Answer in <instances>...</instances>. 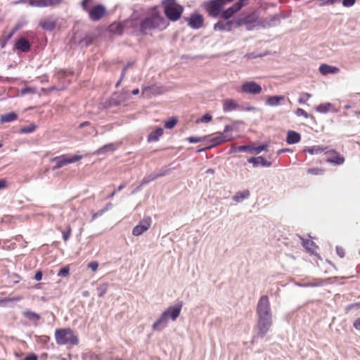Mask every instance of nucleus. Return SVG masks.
<instances>
[{
	"label": "nucleus",
	"instance_id": "obj_26",
	"mask_svg": "<svg viewBox=\"0 0 360 360\" xmlns=\"http://www.w3.org/2000/svg\"><path fill=\"white\" fill-rule=\"evenodd\" d=\"M18 118V115L15 112H9L5 115H3L0 117V121L1 122H11L15 120Z\"/></svg>",
	"mask_w": 360,
	"mask_h": 360
},
{
	"label": "nucleus",
	"instance_id": "obj_1",
	"mask_svg": "<svg viewBox=\"0 0 360 360\" xmlns=\"http://www.w3.org/2000/svg\"><path fill=\"white\" fill-rule=\"evenodd\" d=\"M258 335L264 338L271 326L272 314L267 295H262L257 305Z\"/></svg>",
	"mask_w": 360,
	"mask_h": 360
},
{
	"label": "nucleus",
	"instance_id": "obj_35",
	"mask_svg": "<svg viewBox=\"0 0 360 360\" xmlns=\"http://www.w3.org/2000/svg\"><path fill=\"white\" fill-rule=\"evenodd\" d=\"M235 13L232 11V9L229 7V8L226 9L225 11H222L221 12V18L224 20H229L231 18Z\"/></svg>",
	"mask_w": 360,
	"mask_h": 360
},
{
	"label": "nucleus",
	"instance_id": "obj_12",
	"mask_svg": "<svg viewBox=\"0 0 360 360\" xmlns=\"http://www.w3.org/2000/svg\"><path fill=\"white\" fill-rule=\"evenodd\" d=\"M55 338L57 344L65 345L68 342V329H58L55 332Z\"/></svg>",
	"mask_w": 360,
	"mask_h": 360
},
{
	"label": "nucleus",
	"instance_id": "obj_6",
	"mask_svg": "<svg viewBox=\"0 0 360 360\" xmlns=\"http://www.w3.org/2000/svg\"><path fill=\"white\" fill-rule=\"evenodd\" d=\"M203 6L208 14L214 18L218 17L224 10V7L218 0L206 1Z\"/></svg>",
	"mask_w": 360,
	"mask_h": 360
},
{
	"label": "nucleus",
	"instance_id": "obj_16",
	"mask_svg": "<svg viewBox=\"0 0 360 360\" xmlns=\"http://www.w3.org/2000/svg\"><path fill=\"white\" fill-rule=\"evenodd\" d=\"M239 108L237 102L231 98H226L223 101V110L224 112H231Z\"/></svg>",
	"mask_w": 360,
	"mask_h": 360
},
{
	"label": "nucleus",
	"instance_id": "obj_15",
	"mask_svg": "<svg viewBox=\"0 0 360 360\" xmlns=\"http://www.w3.org/2000/svg\"><path fill=\"white\" fill-rule=\"evenodd\" d=\"M327 161L335 165H340L344 163L345 158L340 155L336 151L332 150L330 156L327 158Z\"/></svg>",
	"mask_w": 360,
	"mask_h": 360
},
{
	"label": "nucleus",
	"instance_id": "obj_43",
	"mask_svg": "<svg viewBox=\"0 0 360 360\" xmlns=\"http://www.w3.org/2000/svg\"><path fill=\"white\" fill-rule=\"evenodd\" d=\"M311 95L309 93H302L300 95L298 102L300 104H304L311 98Z\"/></svg>",
	"mask_w": 360,
	"mask_h": 360
},
{
	"label": "nucleus",
	"instance_id": "obj_37",
	"mask_svg": "<svg viewBox=\"0 0 360 360\" xmlns=\"http://www.w3.org/2000/svg\"><path fill=\"white\" fill-rule=\"evenodd\" d=\"M110 30L112 32H114V33H116L118 34H121L123 31V28L121 25H120L118 24H112L110 26Z\"/></svg>",
	"mask_w": 360,
	"mask_h": 360
},
{
	"label": "nucleus",
	"instance_id": "obj_2",
	"mask_svg": "<svg viewBox=\"0 0 360 360\" xmlns=\"http://www.w3.org/2000/svg\"><path fill=\"white\" fill-rule=\"evenodd\" d=\"M167 25L168 22L165 18L153 9L150 14L141 21L139 30L141 34H147L148 32L154 30L162 31Z\"/></svg>",
	"mask_w": 360,
	"mask_h": 360
},
{
	"label": "nucleus",
	"instance_id": "obj_27",
	"mask_svg": "<svg viewBox=\"0 0 360 360\" xmlns=\"http://www.w3.org/2000/svg\"><path fill=\"white\" fill-rule=\"evenodd\" d=\"M238 152H248L250 153V145H245L240 146H236L235 145H233L231 146L230 153Z\"/></svg>",
	"mask_w": 360,
	"mask_h": 360
},
{
	"label": "nucleus",
	"instance_id": "obj_3",
	"mask_svg": "<svg viewBox=\"0 0 360 360\" xmlns=\"http://www.w3.org/2000/svg\"><path fill=\"white\" fill-rule=\"evenodd\" d=\"M182 309V302H178L174 306L169 307L153 323L152 328L154 331H162L165 329L168 324L169 319L172 321H176L179 317Z\"/></svg>",
	"mask_w": 360,
	"mask_h": 360
},
{
	"label": "nucleus",
	"instance_id": "obj_28",
	"mask_svg": "<svg viewBox=\"0 0 360 360\" xmlns=\"http://www.w3.org/2000/svg\"><path fill=\"white\" fill-rule=\"evenodd\" d=\"M327 280H319V279H316V280H314L313 282H308V283H306L303 285H301L303 287H319V286H322L325 283H327Z\"/></svg>",
	"mask_w": 360,
	"mask_h": 360
},
{
	"label": "nucleus",
	"instance_id": "obj_40",
	"mask_svg": "<svg viewBox=\"0 0 360 360\" xmlns=\"http://www.w3.org/2000/svg\"><path fill=\"white\" fill-rule=\"evenodd\" d=\"M35 129H36L35 124H32L29 126L22 127L20 129V132L22 134H29V133H32V131H34L35 130Z\"/></svg>",
	"mask_w": 360,
	"mask_h": 360
},
{
	"label": "nucleus",
	"instance_id": "obj_51",
	"mask_svg": "<svg viewBox=\"0 0 360 360\" xmlns=\"http://www.w3.org/2000/svg\"><path fill=\"white\" fill-rule=\"evenodd\" d=\"M230 8L232 9L234 13H237L242 8V5L240 3H234Z\"/></svg>",
	"mask_w": 360,
	"mask_h": 360
},
{
	"label": "nucleus",
	"instance_id": "obj_31",
	"mask_svg": "<svg viewBox=\"0 0 360 360\" xmlns=\"http://www.w3.org/2000/svg\"><path fill=\"white\" fill-rule=\"evenodd\" d=\"M109 285L106 283H101L98 288H97V292H98V296L99 297H102L105 295V294L107 292L108 289Z\"/></svg>",
	"mask_w": 360,
	"mask_h": 360
},
{
	"label": "nucleus",
	"instance_id": "obj_18",
	"mask_svg": "<svg viewBox=\"0 0 360 360\" xmlns=\"http://www.w3.org/2000/svg\"><path fill=\"white\" fill-rule=\"evenodd\" d=\"M119 146L120 145L117 143H111L106 144V145L103 146V147L98 148L95 152V154L101 155V154H104V153H106L108 152H113L118 148Z\"/></svg>",
	"mask_w": 360,
	"mask_h": 360
},
{
	"label": "nucleus",
	"instance_id": "obj_30",
	"mask_svg": "<svg viewBox=\"0 0 360 360\" xmlns=\"http://www.w3.org/2000/svg\"><path fill=\"white\" fill-rule=\"evenodd\" d=\"M156 94V87L155 86H145L142 89V94L147 97H151Z\"/></svg>",
	"mask_w": 360,
	"mask_h": 360
},
{
	"label": "nucleus",
	"instance_id": "obj_4",
	"mask_svg": "<svg viewBox=\"0 0 360 360\" xmlns=\"http://www.w3.org/2000/svg\"><path fill=\"white\" fill-rule=\"evenodd\" d=\"M162 5L164 6V13L168 19L172 21H176L180 18L184 8L177 4L175 0H164Z\"/></svg>",
	"mask_w": 360,
	"mask_h": 360
},
{
	"label": "nucleus",
	"instance_id": "obj_54",
	"mask_svg": "<svg viewBox=\"0 0 360 360\" xmlns=\"http://www.w3.org/2000/svg\"><path fill=\"white\" fill-rule=\"evenodd\" d=\"M91 0H83L82 2V6L83 9L89 13V11L91 8L89 7L88 4L91 2Z\"/></svg>",
	"mask_w": 360,
	"mask_h": 360
},
{
	"label": "nucleus",
	"instance_id": "obj_21",
	"mask_svg": "<svg viewBox=\"0 0 360 360\" xmlns=\"http://www.w3.org/2000/svg\"><path fill=\"white\" fill-rule=\"evenodd\" d=\"M319 72L323 75L328 74H336L339 72V69L336 67L330 66L327 64H322L319 67Z\"/></svg>",
	"mask_w": 360,
	"mask_h": 360
},
{
	"label": "nucleus",
	"instance_id": "obj_29",
	"mask_svg": "<svg viewBox=\"0 0 360 360\" xmlns=\"http://www.w3.org/2000/svg\"><path fill=\"white\" fill-rule=\"evenodd\" d=\"M333 105L330 103L320 104L316 107V110L321 113H326L331 110Z\"/></svg>",
	"mask_w": 360,
	"mask_h": 360
},
{
	"label": "nucleus",
	"instance_id": "obj_32",
	"mask_svg": "<svg viewBox=\"0 0 360 360\" xmlns=\"http://www.w3.org/2000/svg\"><path fill=\"white\" fill-rule=\"evenodd\" d=\"M40 25L44 29L46 30H51L55 27V22L49 20L41 22Z\"/></svg>",
	"mask_w": 360,
	"mask_h": 360
},
{
	"label": "nucleus",
	"instance_id": "obj_58",
	"mask_svg": "<svg viewBox=\"0 0 360 360\" xmlns=\"http://www.w3.org/2000/svg\"><path fill=\"white\" fill-rule=\"evenodd\" d=\"M337 254L340 256V257L342 258L345 256V250L342 248L337 246L336 247Z\"/></svg>",
	"mask_w": 360,
	"mask_h": 360
},
{
	"label": "nucleus",
	"instance_id": "obj_17",
	"mask_svg": "<svg viewBox=\"0 0 360 360\" xmlns=\"http://www.w3.org/2000/svg\"><path fill=\"white\" fill-rule=\"evenodd\" d=\"M15 47L16 49L26 53L30 49V44L27 39L21 37L16 41Z\"/></svg>",
	"mask_w": 360,
	"mask_h": 360
},
{
	"label": "nucleus",
	"instance_id": "obj_13",
	"mask_svg": "<svg viewBox=\"0 0 360 360\" xmlns=\"http://www.w3.org/2000/svg\"><path fill=\"white\" fill-rule=\"evenodd\" d=\"M248 162L252 163L253 166L255 167L259 165L263 167H270L271 165V162L267 161L262 156L250 158L248 160Z\"/></svg>",
	"mask_w": 360,
	"mask_h": 360
},
{
	"label": "nucleus",
	"instance_id": "obj_63",
	"mask_svg": "<svg viewBox=\"0 0 360 360\" xmlns=\"http://www.w3.org/2000/svg\"><path fill=\"white\" fill-rule=\"evenodd\" d=\"M233 127L230 125H226L224 127V129L223 131V132H221V134H228L227 133L230 131V130H232Z\"/></svg>",
	"mask_w": 360,
	"mask_h": 360
},
{
	"label": "nucleus",
	"instance_id": "obj_14",
	"mask_svg": "<svg viewBox=\"0 0 360 360\" xmlns=\"http://www.w3.org/2000/svg\"><path fill=\"white\" fill-rule=\"evenodd\" d=\"M285 100L284 96H269L266 101V105L269 106H278L283 104V102Z\"/></svg>",
	"mask_w": 360,
	"mask_h": 360
},
{
	"label": "nucleus",
	"instance_id": "obj_56",
	"mask_svg": "<svg viewBox=\"0 0 360 360\" xmlns=\"http://www.w3.org/2000/svg\"><path fill=\"white\" fill-rule=\"evenodd\" d=\"M88 267L94 271H96L98 267V263L97 262H91L88 264Z\"/></svg>",
	"mask_w": 360,
	"mask_h": 360
},
{
	"label": "nucleus",
	"instance_id": "obj_10",
	"mask_svg": "<svg viewBox=\"0 0 360 360\" xmlns=\"http://www.w3.org/2000/svg\"><path fill=\"white\" fill-rule=\"evenodd\" d=\"M204 19L202 15L194 13L191 15L188 25L193 29H199L203 25Z\"/></svg>",
	"mask_w": 360,
	"mask_h": 360
},
{
	"label": "nucleus",
	"instance_id": "obj_52",
	"mask_svg": "<svg viewBox=\"0 0 360 360\" xmlns=\"http://www.w3.org/2000/svg\"><path fill=\"white\" fill-rule=\"evenodd\" d=\"M212 120V116L209 113L205 114L200 120V122L207 123Z\"/></svg>",
	"mask_w": 360,
	"mask_h": 360
},
{
	"label": "nucleus",
	"instance_id": "obj_61",
	"mask_svg": "<svg viewBox=\"0 0 360 360\" xmlns=\"http://www.w3.org/2000/svg\"><path fill=\"white\" fill-rule=\"evenodd\" d=\"M245 18H248L249 24H245L246 25L247 30H250L252 27V24L255 20H252L250 19V17L249 15L246 16Z\"/></svg>",
	"mask_w": 360,
	"mask_h": 360
},
{
	"label": "nucleus",
	"instance_id": "obj_50",
	"mask_svg": "<svg viewBox=\"0 0 360 360\" xmlns=\"http://www.w3.org/2000/svg\"><path fill=\"white\" fill-rule=\"evenodd\" d=\"M82 155H75L71 157H69V164L75 163L82 159Z\"/></svg>",
	"mask_w": 360,
	"mask_h": 360
},
{
	"label": "nucleus",
	"instance_id": "obj_33",
	"mask_svg": "<svg viewBox=\"0 0 360 360\" xmlns=\"http://www.w3.org/2000/svg\"><path fill=\"white\" fill-rule=\"evenodd\" d=\"M211 137L210 136H204L201 137L196 136H189L187 138V141L191 143H196L198 142H201L207 139V138Z\"/></svg>",
	"mask_w": 360,
	"mask_h": 360
},
{
	"label": "nucleus",
	"instance_id": "obj_57",
	"mask_svg": "<svg viewBox=\"0 0 360 360\" xmlns=\"http://www.w3.org/2000/svg\"><path fill=\"white\" fill-rule=\"evenodd\" d=\"M58 276H68V266L63 267L58 273Z\"/></svg>",
	"mask_w": 360,
	"mask_h": 360
},
{
	"label": "nucleus",
	"instance_id": "obj_23",
	"mask_svg": "<svg viewBox=\"0 0 360 360\" xmlns=\"http://www.w3.org/2000/svg\"><path fill=\"white\" fill-rule=\"evenodd\" d=\"M52 162L56 164L53 167V169L55 170L65 165L68 163V158L65 155L56 157L52 159Z\"/></svg>",
	"mask_w": 360,
	"mask_h": 360
},
{
	"label": "nucleus",
	"instance_id": "obj_7",
	"mask_svg": "<svg viewBox=\"0 0 360 360\" xmlns=\"http://www.w3.org/2000/svg\"><path fill=\"white\" fill-rule=\"evenodd\" d=\"M107 10L105 6L102 4H98L93 6L89 11V17L92 21H98L103 16L105 15Z\"/></svg>",
	"mask_w": 360,
	"mask_h": 360
},
{
	"label": "nucleus",
	"instance_id": "obj_64",
	"mask_svg": "<svg viewBox=\"0 0 360 360\" xmlns=\"http://www.w3.org/2000/svg\"><path fill=\"white\" fill-rule=\"evenodd\" d=\"M24 360H37V356L35 354H30Z\"/></svg>",
	"mask_w": 360,
	"mask_h": 360
},
{
	"label": "nucleus",
	"instance_id": "obj_44",
	"mask_svg": "<svg viewBox=\"0 0 360 360\" xmlns=\"http://www.w3.org/2000/svg\"><path fill=\"white\" fill-rule=\"evenodd\" d=\"M133 65V63H129L122 70L121 77L120 80L116 83L115 86L117 87L121 83L122 79L124 78L127 69Z\"/></svg>",
	"mask_w": 360,
	"mask_h": 360
},
{
	"label": "nucleus",
	"instance_id": "obj_62",
	"mask_svg": "<svg viewBox=\"0 0 360 360\" xmlns=\"http://www.w3.org/2000/svg\"><path fill=\"white\" fill-rule=\"evenodd\" d=\"M42 278V273L41 271H37L34 275V279L36 281H40Z\"/></svg>",
	"mask_w": 360,
	"mask_h": 360
},
{
	"label": "nucleus",
	"instance_id": "obj_48",
	"mask_svg": "<svg viewBox=\"0 0 360 360\" xmlns=\"http://www.w3.org/2000/svg\"><path fill=\"white\" fill-rule=\"evenodd\" d=\"M308 173L314 174V175H321L323 173L322 169L319 168H310L308 169Z\"/></svg>",
	"mask_w": 360,
	"mask_h": 360
},
{
	"label": "nucleus",
	"instance_id": "obj_24",
	"mask_svg": "<svg viewBox=\"0 0 360 360\" xmlns=\"http://www.w3.org/2000/svg\"><path fill=\"white\" fill-rule=\"evenodd\" d=\"M164 175H165V174L163 172L152 173V174H149L148 176H145L142 179V181L141 182V186L148 184L149 182L156 179L158 177L162 176Z\"/></svg>",
	"mask_w": 360,
	"mask_h": 360
},
{
	"label": "nucleus",
	"instance_id": "obj_25",
	"mask_svg": "<svg viewBox=\"0 0 360 360\" xmlns=\"http://www.w3.org/2000/svg\"><path fill=\"white\" fill-rule=\"evenodd\" d=\"M326 148H327V147H324V146H314L311 147L306 148L304 150V151L307 152L311 155H314V154H319V153H323Z\"/></svg>",
	"mask_w": 360,
	"mask_h": 360
},
{
	"label": "nucleus",
	"instance_id": "obj_9",
	"mask_svg": "<svg viewBox=\"0 0 360 360\" xmlns=\"http://www.w3.org/2000/svg\"><path fill=\"white\" fill-rule=\"evenodd\" d=\"M242 91L251 94H258L262 91V87L255 82H246L241 86Z\"/></svg>",
	"mask_w": 360,
	"mask_h": 360
},
{
	"label": "nucleus",
	"instance_id": "obj_36",
	"mask_svg": "<svg viewBox=\"0 0 360 360\" xmlns=\"http://www.w3.org/2000/svg\"><path fill=\"white\" fill-rule=\"evenodd\" d=\"M176 123H177V119L175 117H172L165 122L164 126L166 129H172L173 127H174V126L176 124Z\"/></svg>",
	"mask_w": 360,
	"mask_h": 360
},
{
	"label": "nucleus",
	"instance_id": "obj_53",
	"mask_svg": "<svg viewBox=\"0 0 360 360\" xmlns=\"http://www.w3.org/2000/svg\"><path fill=\"white\" fill-rule=\"evenodd\" d=\"M295 114L298 117L304 116L305 118L308 117L307 112L305 110H304L303 109H302V108H297L296 112H295Z\"/></svg>",
	"mask_w": 360,
	"mask_h": 360
},
{
	"label": "nucleus",
	"instance_id": "obj_42",
	"mask_svg": "<svg viewBox=\"0 0 360 360\" xmlns=\"http://www.w3.org/2000/svg\"><path fill=\"white\" fill-rule=\"evenodd\" d=\"M25 315L27 318L32 321H38L40 319L39 314L32 311H27L25 313Z\"/></svg>",
	"mask_w": 360,
	"mask_h": 360
},
{
	"label": "nucleus",
	"instance_id": "obj_41",
	"mask_svg": "<svg viewBox=\"0 0 360 360\" xmlns=\"http://www.w3.org/2000/svg\"><path fill=\"white\" fill-rule=\"evenodd\" d=\"M79 343V340L77 336L72 334V332L69 329V344L76 345Z\"/></svg>",
	"mask_w": 360,
	"mask_h": 360
},
{
	"label": "nucleus",
	"instance_id": "obj_49",
	"mask_svg": "<svg viewBox=\"0 0 360 360\" xmlns=\"http://www.w3.org/2000/svg\"><path fill=\"white\" fill-rule=\"evenodd\" d=\"M302 245L306 249L311 250V247L314 245V243L309 240L302 239Z\"/></svg>",
	"mask_w": 360,
	"mask_h": 360
},
{
	"label": "nucleus",
	"instance_id": "obj_39",
	"mask_svg": "<svg viewBox=\"0 0 360 360\" xmlns=\"http://www.w3.org/2000/svg\"><path fill=\"white\" fill-rule=\"evenodd\" d=\"M146 230L143 229L140 224L136 225L132 231L134 236H138L144 233Z\"/></svg>",
	"mask_w": 360,
	"mask_h": 360
},
{
	"label": "nucleus",
	"instance_id": "obj_47",
	"mask_svg": "<svg viewBox=\"0 0 360 360\" xmlns=\"http://www.w3.org/2000/svg\"><path fill=\"white\" fill-rule=\"evenodd\" d=\"M36 89L32 87H25L20 90V95L24 96L28 94H35Z\"/></svg>",
	"mask_w": 360,
	"mask_h": 360
},
{
	"label": "nucleus",
	"instance_id": "obj_19",
	"mask_svg": "<svg viewBox=\"0 0 360 360\" xmlns=\"http://www.w3.org/2000/svg\"><path fill=\"white\" fill-rule=\"evenodd\" d=\"M300 140L301 136L298 132L292 130L288 131L286 136V142L288 144L297 143L300 141Z\"/></svg>",
	"mask_w": 360,
	"mask_h": 360
},
{
	"label": "nucleus",
	"instance_id": "obj_8",
	"mask_svg": "<svg viewBox=\"0 0 360 360\" xmlns=\"http://www.w3.org/2000/svg\"><path fill=\"white\" fill-rule=\"evenodd\" d=\"M211 137L207 138L206 140L212 142L213 144L210 147L231 141L233 136L231 134H224L221 133H217L216 134L210 135Z\"/></svg>",
	"mask_w": 360,
	"mask_h": 360
},
{
	"label": "nucleus",
	"instance_id": "obj_34",
	"mask_svg": "<svg viewBox=\"0 0 360 360\" xmlns=\"http://www.w3.org/2000/svg\"><path fill=\"white\" fill-rule=\"evenodd\" d=\"M267 145H261L259 146H253L250 145V153L251 154H259L262 151L264 150L266 148Z\"/></svg>",
	"mask_w": 360,
	"mask_h": 360
},
{
	"label": "nucleus",
	"instance_id": "obj_22",
	"mask_svg": "<svg viewBox=\"0 0 360 360\" xmlns=\"http://www.w3.org/2000/svg\"><path fill=\"white\" fill-rule=\"evenodd\" d=\"M164 130L162 128H157L155 131L150 132L148 136V142H156L160 137L162 136Z\"/></svg>",
	"mask_w": 360,
	"mask_h": 360
},
{
	"label": "nucleus",
	"instance_id": "obj_11",
	"mask_svg": "<svg viewBox=\"0 0 360 360\" xmlns=\"http://www.w3.org/2000/svg\"><path fill=\"white\" fill-rule=\"evenodd\" d=\"M280 24V17L276 14L269 17L263 18L261 20V25L263 27H275Z\"/></svg>",
	"mask_w": 360,
	"mask_h": 360
},
{
	"label": "nucleus",
	"instance_id": "obj_20",
	"mask_svg": "<svg viewBox=\"0 0 360 360\" xmlns=\"http://www.w3.org/2000/svg\"><path fill=\"white\" fill-rule=\"evenodd\" d=\"M250 193L249 190H243V191H238L232 198L233 200L236 202H241L244 200H247L250 198Z\"/></svg>",
	"mask_w": 360,
	"mask_h": 360
},
{
	"label": "nucleus",
	"instance_id": "obj_45",
	"mask_svg": "<svg viewBox=\"0 0 360 360\" xmlns=\"http://www.w3.org/2000/svg\"><path fill=\"white\" fill-rule=\"evenodd\" d=\"M63 0H44V4L46 7L49 6H56L59 5Z\"/></svg>",
	"mask_w": 360,
	"mask_h": 360
},
{
	"label": "nucleus",
	"instance_id": "obj_60",
	"mask_svg": "<svg viewBox=\"0 0 360 360\" xmlns=\"http://www.w3.org/2000/svg\"><path fill=\"white\" fill-rule=\"evenodd\" d=\"M354 327L356 330H360V317L355 320L353 324Z\"/></svg>",
	"mask_w": 360,
	"mask_h": 360
},
{
	"label": "nucleus",
	"instance_id": "obj_38",
	"mask_svg": "<svg viewBox=\"0 0 360 360\" xmlns=\"http://www.w3.org/2000/svg\"><path fill=\"white\" fill-rule=\"evenodd\" d=\"M143 229H145L146 231L150 228L151 224V219L150 217H146L142 219L139 224Z\"/></svg>",
	"mask_w": 360,
	"mask_h": 360
},
{
	"label": "nucleus",
	"instance_id": "obj_59",
	"mask_svg": "<svg viewBox=\"0 0 360 360\" xmlns=\"http://www.w3.org/2000/svg\"><path fill=\"white\" fill-rule=\"evenodd\" d=\"M18 29V26H16L15 27H14L9 33L7 35L6 37V40H8L10 39L13 36V34H15V32L17 31V30Z\"/></svg>",
	"mask_w": 360,
	"mask_h": 360
},
{
	"label": "nucleus",
	"instance_id": "obj_5",
	"mask_svg": "<svg viewBox=\"0 0 360 360\" xmlns=\"http://www.w3.org/2000/svg\"><path fill=\"white\" fill-rule=\"evenodd\" d=\"M243 24H249L248 18H240L226 22L219 21L214 26L215 31H231L233 27H238Z\"/></svg>",
	"mask_w": 360,
	"mask_h": 360
},
{
	"label": "nucleus",
	"instance_id": "obj_55",
	"mask_svg": "<svg viewBox=\"0 0 360 360\" xmlns=\"http://www.w3.org/2000/svg\"><path fill=\"white\" fill-rule=\"evenodd\" d=\"M356 2V0H342V5L345 7H350L353 6Z\"/></svg>",
	"mask_w": 360,
	"mask_h": 360
},
{
	"label": "nucleus",
	"instance_id": "obj_46",
	"mask_svg": "<svg viewBox=\"0 0 360 360\" xmlns=\"http://www.w3.org/2000/svg\"><path fill=\"white\" fill-rule=\"evenodd\" d=\"M30 4L32 6L46 7L44 0H30Z\"/></svg>",
	"mask_w": 360,
	"mask_h": 360
}]
</instances>
